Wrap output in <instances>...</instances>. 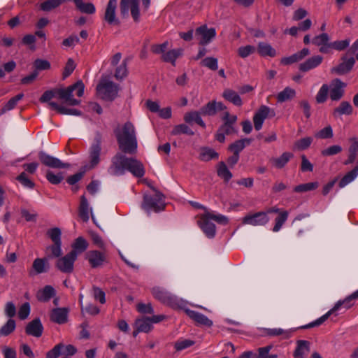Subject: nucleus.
<instances>
[{"instance_id":"nucleus-52","label":"nucleus","mask_w":358,"mask_h":358,"mask_svg":"<svg viewBox=\"0 0 358 358\" xmlns=\"http://www.w3.org/2000/svg\"><path fill=\"white\" fill-rule=\"evenodd\" d=\"M47 235L52 240L53 243H62L61 236L62 231L61 229L58 227H54L50 229L47 231Z\"/></svg>"},{"instance_id":"nucleus-41","label":"nucleus","mask_w":358,"mask_h":358,"mask_svg":"<svg viewBox=\"0 0 358 358\" xmlns=\"http://www.w3.org/2000/svg\"><path fill=\"white\" fill-rule=\"evenodd\" d=\"M293 157V154L291 152H284L278 158L271 159V162L278 169L283 168L289 159Z\"/></svg>"},{"instance_id":"nucleus-50","label":"nucleus","mask_w":358,"mask_h":358,"mask_svg":"<svg viewBox=\"0 0 358 358\" xmlns=\"http://www.w3.org/2000/svg\"><path fill=\"white\" fill-rule=\"evenodd\" d=\"M15 321L9 319L7 322L0 329V336H7L13 333L15 329Z\"/></svg>"},{"instance_id":"nucleus-62","label":"nucleus","mask_w":358,"mask_h":358,"mask_svg":"<svg viewBox=\"0 0 358 358\" xmlns=\"http://www.w3.org/2000/svg\"><path fill=\"white\" fill-rule=\"evenodd\" d=\"M328 41H329V36L327 33H322L315 36L312 40L313 44L319 47L325 44Z\"/></svg>"},{"instance_id":"nucleus-24","label":"nucleus","mask_w":358,"mask_h":358,"mask_svg":"<svg viewBox=\"0 0 358 358\" xmlns=\"http://www.w3.org/2000/svg\"><path fill=\"white\" fill-rule=\"evenodd\" d=\"M43 332V326L38 317L29 322L25 327V333L29 336L39 338L42 336Z\"/></svg>"},{"instance_id":"nucleus-51","label":"nucleus","mask_w":358,"mask_h":358,"mask_svg":"<svg viewBox=\"0 0 358 358\" xmlns=\"http://www.w3.org/2000/svg\"><path fill=\"white\" fill-rule=\"evenodd\" d=\"M319 186V183L317 182H308L304 184H301L297 186H296L294 188V191L296 192H308L311 190H314L317 189Z\"/></svg>"},{"instance_id":"nucleus-64","label":"nucleus","mask_w":358,"mask_h":358,"mask_svg":"<svg viewBox=\"0 0 358 358\" xmlns=\"http://www.w3.org/2000/svg\"><path fill=\"white\" fill-rule=\"evenodd\" d=\"M169 42L165 41L162 44H153L151 45L150 50L154 54H162L165 53L166 50L168 48Z\"/></svg>"},{"instance_id":"nucleus-35","label":"nucleus","mask_w":358,"mask_h":358,"mask_svg":"<svg viewBox=\"0 0 358 358\" xmlns=\"http://www.w3.org/2000/svg\"><path fill=\"white\" fill-rule=\"evenodd\" d=\"M89 203L85 195L80 196L78 214L83 222H87L90 218Z\"/></svg>"},{"instance_id":"nucleus-48","label":"nucleus","mask_w":358,"mask_h":358,"mask_svg":"<svg viewBox=\"0 0 358 358\" xmlns=\"http://www.w3.org/2000/svg\"><path fill=\"white\" fill-rule=\"evenodd\" d=\"M329 92V86L327 84H323L320 88L315 96V101L317 103H324L328 98Z\"/></svg>"},{"instance_id":"nucleus-27","label":"nucleus","mask_w":358,"mask_h":358,"mask_svg":"<svg viewBox=\"0 0 358 358\" xmlns=\"http://www.w3.org/2000/svg\"><path fill=\"white\" fill-rule=\"evenodd\" d=\"M323 60V57L320 55H315L306 59L304 62L301 63L299 66V71L307 72L320 66Z\"/></svg>"},{"instance_id":"nucleus-58","label":"nucleus","mask_w":358,"mask_h":358,"mask_svg":"<svg viewBox=\"0 0 358 358\" xmlns=\"http://www.w3.org/2000/svg\"><path fill=\"white\" fill-rule=\"evenodd\" d=\"M16 180L19 181L24 187L33 189L35 186L34 182H32L27 176L25 172L21 173Z\"/></svg>"},{"instance_id":"nucleus-2","label":"nucleus","mask_w":358,"mask_h":358,"mask_svg":"<svg viewBox=\"0 0 358 358\" xmlns=\"http://www.w3.org/2000/svg\"><path fill=\"white\" fill-rule=\"evenodd\" d=\"M114 134L122 152L130 155L137 152L138 141L136 131L131 122H125L122 127L115 128Z\"/></svg>"},{"instance_id":"nucleus-17","label":"nucleus","mask_w":358,"mask_h":358,"mask_svg":"<svg viewBox=\"0 0 358 358\" xmlns=\"http://www.w3.org/2000/svg\"><path fill=\"white\" fill-rule=\"evenodd\" d=\"M195 35L199 37V44L206 45L215 37L216 31L215 28L208 29L206 25H202L196 29Z\"/></svg>"},{"instance_id":"nucleus-9","label":"nucleus","mask_w":358,"mask_h":358,"mask_svg":"<svg viewBox=\"0 0 358 358\" xmlns=\"http://www.w3.org/2000/svg\"><path fill=\"white\" fill-rule=\"evenodd\" d=\"M118 90V85L112 81L101 82L96 87L102 99L107 101L114 100L117 96Z\"/></svg>"},{"instance_id":"nucleus-18","label":"nucleus","mask_w":358,"mask_h":358,"mask_svg":"<svg viewBox=\"0 0 358 358\" xmlns=\"http://www.w3.org/2000/svg\"><path fill=\"white\" fill-rule=\"evenodd\" d=\"M347 85L339 78L331 80L329 86V96L331 101H339L345 94Z\"/></svg>"},{"instance_id":"nucleus-31","label":"nucleus","mask_w":358,"mask_h":358,"mask_svg":"<svg viewBox=\"0 0 358 358\" xmlns=\"http://www.w3.org/2000/svg\"><path fill=\"white\" fill-rule=\"evenodd\" d=\"M56 294L55 289L51 285H45L36 294V298L39 301L48 302Z\"/></svg>"},{"instance_id":"nucleus-38","label":"nucleus","mask_w":358,"mask_h":358,"mask_svg":"<svg viewBox=\"0 0 358 358\" xmlns=\"http://www.w3.org/2000/svg\"><path fill=\"white\" fill-rule=\"evenodd\" d=\"M217 174L224 180L225 182H228L232 178V173L227 168L224 162H220L217 165Z\"/></svg>"},{"instance_id":"nucleus-45","label":"nucleus","mask_w":358,"mask_h":358,"mask_svg":"<svg viewBox=\"0 0 358 358\" xmlns=\"http://www.w3.org/2000/svg\"><path fill=\"white\" fill-rule=\"evenodd\" d=\"M171 134L178 136L180 134H186L188 136L194 135V132L185 124H180L175 126L171 131Z\"/></svg>"},{"instance_id":"nucleus-5","label":"nucleus","mask_w":358,"mask_h":358,"mask_svg":"<svg viewBox=\"0 0 358 358\" xmlns=\"http://www.w3.org/2000/svg\"><path fill=\"white\" fill-rule=\"evenodd\" d=\"M152 294L156 299L173 309L184 308L185 302L183 300L178 299L161 287L152 288Z\"/></svg>"},{"instance_id":"nucleus-11","label":"nucleus","mask_w":358,"mask_h":358,"mask_svg":"<svg viewBox=\"0 0 358 358\" xmlns=\"http://www.w3.org/2000/svg\"><path fill=\"white\" fill-rule=\"evenodd\" d=\"M166 317L164 315H153L152 317H143L136 319L134 323L135 328H138V331L144 333H148L152 329V323H158Z\"/></svg>"},{"instance_id":"nucleus-16","label":"nucleus","mask_w":358,"mask_h":358,"mask_svg":"<svg viewBox=\"0 0 358 358\" xmlns=\"http://www.w3.org/2000/svg\"><path fill=\"white\" fill-rule=\"evenodd\" d=\"M275 113L266 106H261L253 116V122L255 129L259 131L263 125L264 121L268 116L273 117Z\"/></svg>"},{"instance_id":"nucleus-14","label":"nucleus","mask_w":358,"mask_h":358,"mask_svg":"<svg viewBox=\"0 0 358 358\" xmlns=\"http://www.w3.org/2000/svg\"><path fill=\"white\" fill-rule=\"evenodd\" d=\"M268 222L269 217L267 215V213L264 211H259L252 214L248 213L242 219L243 224L253 226H264Z\"/></svg>"},{"instance_id":"nucleus-6","label":"nucleus","mask_w":358,"mask_h":358,"mask_svg":"<svg viewBox=\"0 0 358 358\" xmlns=\"http://www.w3.org/2000/svg\"><path fill=\"white\" fill-rule=\"evenodd\" d=\"M164 199L165 196L162 192H157V194H155L154 196L145 194L141 207L148 213L150 211L159 213L165 209L166 203Z\"/></svg>"},{"instance_id":"nucleus-20","label":"nucleus","mask_w":358,"mask_h":358,"mask_svg":"<svg viewBox=\"0 0 358 358\" xmlns=\"http://www.w3.org/2000/svg\"><path fill=\"white\" fill-rule=\"evenodd\" d=\"M201 113L203 116H214L218 111L227 110V106L222 102H217L215 100L209 101L201 108Z\"/></svg>"},{"instance_id":"nucleus-63","label":"nucleus","mask_w":358,"mask_h":358,"mask_svg":"<svg viewBox=\"0 0 358 358\" xmlns=\"http://www.w3.org/2000/svg\"><path fill=\"white\" fill-rule=\"evenodd\" d=\"M75 68H76V64H75L73 59L71 58H69L67 60V62L65 65V67H64V71L62 73L63 79H65L67 77H69L73 73Z\"/></svg>"},{"instance_id":"nucleus-59","label":"nucleus","mask_w":358,"mask_h":358,"mask_svg":"<svg viewBox=\"0 0 358 358\" xmlns=\"http://www.w3.org/2000/svg\"><path fill=\"white\" fill-rule=\"evenodd\" d=\"M77 9L86 14H94L96 11L95 6L92 3H83V1L78 5Z\"/></svg>"},{"instance_id":"nucleus-26","label":"nucleus","mask_w":358,"mask_h":358,"mask_svg":"<svg viewBox=\"0 0 358 358\" xmlns=\"http://www.w3.org/2000/svg\"><path fill=\"white\" fill-rule=\"evenodd\" d=\"M198 223L208 238H213L215 237L216 234L215 225L210 221V219L207 217L206 214L201 217Z\"/></svg>"},{"instance_id":"nucleus-42","label":"nucleus","mask_w":358,"mask_h":358,"mask_svg":"<svg viewBox=\"0 0 358 358\" xmlns=\"http://www.w3.org/2000/svg\"><path fill=\"white\" fill-rule=\"evenodd\" d=\"M296 96V92L294 89L286 87L282 91L277 94V101L279 103L289 101Z\"/></svg>"},{"instance_id":"nucleus-55","label":"nucleus","mask_w":358,"mask_h":358,"mask_svg":"<svg viewBox=\"0 0 358 358\" xmlns=\"http://www.w3.org/2000/svg\"><path fill=\"white\" fill-rule=\"evenodd\" d=\"M46 178L51 184L58 185L62 181L64 176L62 173L55 174L52 171H48L46 173Z\"/></svg>"},{"instance_id":"nucleus-13","label":"nucleus","mask_w":358,"mask_h":358,"mask_svg":"<svg viewBox=\"0 0 358 358\" xmlns=\"http://www.w3.org/2000/svg\"><path fill=\"white\" fill-rule=\"evenodd\" d=\"M38 158L41 162L45 166L52 169H68L70 167L69 163L62 162L60 159L51 156L43 151L38 152Z\"/></svg>"},{"instance_id":"nucleus-56","label":"nucleus","mask_w":358,"mask_h":358,"mask_svg":"<svg viewBox=\"0 0 358 358\" xmlns=\"http://www.w3.org/2000/svg\"><path fill=\"white\" fill-rule=\"evenodd\" d=\"M342 147L338 145H331L321 151V155L324 157L333 156L339 154L342 151Z\"/></svg>"},{"instance_id":"nucleus-7","label":"nucleus","mask_w":358,"mask_h":358,"mask_svg":"<svg viewBox=\"0 0 358 358\" xmlns=\"http://www.w3.org/2000/svg\"><path fill=\"white\" fill-rule=\"evenodd\" d=\"M352 298H351L350 295L345 298L343 301H338L334 308H332L330 310H329L326 314L320 317V318L317 319L316 320L306 324L304 326L301 327V329H310L315 327H318L321 325L322 323H324L329 317L330 315L334 313L335 311L338 310L342 306H343L346 309H349L354 305Z\"/></svg>"},{"instance_id":"nucleus-54","label":"nucleus","mask_w":358,"mask_h":358,"mask_svg":"<svg viewBox=\"0 0 358 358\" xmlns=\"http://www.w3.org/2000/svg\"><path fill=\"white\" fill-rule=\"evenodd\" d=\"M127 62L124 59L122 63L117 67L115 70V77L117 80H122L127 76Z\"/></svg>"},{"instance_id":"nucleus-53","label":"nucleus","mask_w":358,"mask_h":358,"mask_svg":"<svg viewBox=\"0 0 358 358\" xmlns=\"http://www.w3.org/2000/svg\"><path fill=\"white\" fill-rule=\"evenodd\" d=\"M266 334L270 336H284L285 338H289L290 336L291 332L289 331L284 330L280 328L275 329H265Z\"/></svg>"},{"instance_id":"nucleus-15","label":"nucleus","mask_w":358,"mask_h":358,"mask_svg":"<svg viewBox=\"0 0 358 358\" xmlns=\"http://www.w3.org/2000/svg\"><path fill=\"white\" fill-rule=\"evenodd\" d=\"M101 142V134L99 132H96L94 136V143L90 149V164L92 167L96 166L99 163Z\"/></svg>"},{"instance_id":"nucleus-49","label":"nucleus","mask_w":358,"mask_h":358,"mask_svg":"<svg viewBox=\"0 0 358 358\" xmlns=\"http://www.w3.org/2000/svg\"><path fill=\"white\" fill-rule=\"evenodd\" d=\"M288 218V212L286 210H283L282 213L275 217V225L273 228V231L278 232L280 230L282 225L287 221Z\"/></svg>"},{"instance_id":"nucleus-44","label":"nucleus","mask_w":358,"mask_h":358,"mask_svg":"<svg viewBox=\"0 0 358 358\" xmlns=\"http://www.w3.org/2000/svg\"><path fill=\"white\" fill-rule=\"evenodd\" d=\"M24 97V94L20 93L11 98L1 109L0 114H4L6 112L13 109L17 102L21 100Z\"/></svg>"},{"instance_id":"nucleus-29","label":"nucleus","mask_w":358,"mask_h":358,"mask_svg":"<svg viewBox=\"0 0 358 358\" xmlns=\"http://www.w3.org/2000/svg\"><path fill=\"white\" fill-rule=\"evenodd\" d=\"M50 320L57 324H64L67 322L68 309L66 308H57L51 311Z\"/></svg>"},{"instance_id":"nucleus-22","label":"nucleus","mask_w":358,"mask_h":358,"mask_svg":"<svg viewBox=\"0 0 358 358\" xmlns=\"http://www.w3.org/2000/svg\"><path fill=\"white\" fill-rule=\"evenodd\" d=\"M185 313L194 320L198 326L210 327L213 326V321L202 313L186 308Z\"/></svg>"},{"instance_id":"nucleus-32","label":"nucleus","mask_w":358,"mask_h":358,"mask_svg":"<svg viewBox=\"0 0 358 358\" xmlns=\"http://www.w3.org/2000/svg\"><path fill=\"white\" fill-rule=\"evenodd\" d=\"M222 97L236 106H241L243 104L241 96L236 91L231 89H225L222 93Z\"/></svg>"},{"instance_id":"nucleus-47","label":"nucleus","mask_w":358,"mask_h":358,"mask_svg":"<svg viewBox=\"0 0 358 358\" xmlns=\"http://www.w3.org/2000/svg\"><path fill=\"white\" fill-rule=\"evenodd\" d=\"M50 251V254L47 255L48 259L52 257H59L62 255V243H53L52 245L46 248V253Z\"/></svg>"},{"instance_id":"nucleus-34","label":"nucleus","mask_w":358,"mask_h":358,"mask_svg":"<svg viewBox=\"0 0 358 358\" xmlns=\"http://www.w3.org/2000/svg\"><path fill=\"white\" fill-rule=\"evenodd\" d=\"M219 154L214 149L209 147H202L200 149L199 159L202 162H208L212 159H217Z\"/></svg>"},{"instance_id":"nucleus-4","label":"nucleus","mask_w":358,"mask_h":358,"mask_svg":"<svg viewBox=\"0 0 358 358\" xmlns=\"http://www.w3.org/2000/svg\"><path fill=\"white\" fill-rule=\"evenodd\" d=\"M222 124L219 127L216 134L215 139L220 143L225 141L226 135H231L237 133L235 124L237 121V116L231 115L229 111H224L222 116Z\"/></svg>"},{"instance_id":"nucleus-12","label":"nucleus","mask_w":358,"mask_h":358,"mask_svg":"<svg viewBox=\"0 0 358 358\" xmlns=\"http://www.w3.org/2000/svg\"><path fill=\"white\" fill-rule=\"evenodd\" d=\"M77 352L76 348L73 345H64L59 343L46 353V358H58L60 355L73 356Z\"/></svg>"},{"instance_id":"nucleus-3","label":"nucleus","mask_w":358,"mask_h":358,"mask_svg":"<svg viewBox=\"0 0 358 358\" xmlns=\"http://www.w3.org/2000/svg\"><path fill=\"white\" fill-rule=\"evenodd\" d=\"M145 10H147L150 4V0H141ZM134 22H138L140 20L139 0H120V10L122 18H127L129 16V10Z\"/></svg>"},{"instance_id":"nucleus-28","label":"nucleus","mask_w":358,"mask_h":358,"mask_svg":"<svg viewBox=\"0 0 358 358\" xmlns=\"http://www.w3.org/2000/svg\"><path fill=\"white\" fill-rule=\"evenodd\" d=\"M310 343L305 340L296 341V347L293 353L294 358H306L310 350Z\"/></svg>"},{"instance_id":"nucleus-46","label":"nucleus","mask_w":358,"mask_h":358,"mask_svg":"<svg viewBox=\"0 0 358 358\" xmlns=\"http://www.w3.org/2000/svg\"><path fill=\"white\" fill-rule=\"evenodd\" d=\"M353 108L351 104L346 101H342L339 106L334 108V114L342 115H350L352 113Z\"/></svg>"},{"instance_id":"nucleus-10","label":"nucleus","mask_w":358,"mask_h":358,"mask_svg":"<svg viewBox=\"0 0 358 358\" xmlns=\"http://www.w3.org/2000/svg\"><path fill=\"white\" fill-rule=\"evenodd\" d=\"M76 259L74 252H69L65 256L58 258L55 266L62 273H71L73 271L74 262Z\"/></svg>"},{"instance_id":"nucleus-43","label":"nucleus","mask_w":358,"mask_h":358,"mask_svg":"<svg viewBox=\"0 0 358 358\" xmlns=\"http://www.w3.org/2000/svg\"><path fill=\"white\" fill-rule=\"evenodd\" d=\"M66 0H45L40 4V8L43 11L50 12L58 8Z\"/></svg>"},{"instance_id":"nucleus-36","label":"nucleus","mask_w":358,"mask_h":358,"mask_svg":"<svg viewBox=\"0 0 358 358\" xmlns=\"http://www.w3.org/2000/svg\"><path fill=\"white\" fill-rule=\"evenodd\" d=\"M257 52L262 57H274L276 55L275 50L270 44L264 42L258 43Z\"/></svg>"},{"instance_id":"nucleus-37","label":"nucleus","mask_w":358,"mask_h":358,"mask_svg":"<svg viewBox=\"0 0 358 358\" xmlns=\"http://www.w3.org/2000/svg\"><path fill=\"white\" fill-rule=\"evenodd\" d=\"M182 49H173L166 52L162 55V59L165 62H169L173 66L176 65V60L182 55Z\"/></svg>"},{"instance_id":"nucleus-40","label":"nucleus","mask_w":358,"mask_h":358,"mask_svg":"<svg viewBox=\"0 0 358 358\" xmlns=\"http://www.w3.org/2000/svg\"><path fill=\"white\" fill-rule=\"evenodd\" d=\"M250 143L251 140L250 138L237 140L229 145V150L234 154L239 155L245 146L249 145Z\"/></svg>"},{"instance_id":"nucleus-19","label":"nucleus","mask_w":358,"mask_h":358,"mask_svg":"<svg viewBox=\"0 0 358 358\" xmlns=\"http://www.w3.org/2000/svg\"><path fill=\"white\" fill-rule=\"evenodd\" d=\"M117 0H108L106 5L103 20L110 25H119L120 20L116 17Z\"/></svg>"},{"instance_id":"nucleus-23","label":"nucleus","mask_w":358,"mask_h":358,"mask_svg":"<svg viewBox=\"0 0 358 358\" xmlns=\"http://www.w3.org/2000/svg\"><path fill=\"white\" fill-rule=\"evenodd\" d=\"M126 171H129L137 178L143 177L145 172L143 164L133 157H128Z\"/></svg>"},{"instance_id":"nucleus-25","label":"nucleus","mask_w":358,"mask_h":358,"mask_svg":"<svg viewBox=\"0 0 358 358\" xmlns=\"http://www.w3.org/2000/svg\"><path fill=\"white\" fill-rule=\"evenodd\" d=\"M342 59L343 62L339 64L338 66L333 67L331 69V72L332 73H336L338 75H345L352 70L355 63L354 57H350L348 59L343 57Z\"/></svg>"},{"instance_id":"nucleus-21","label":"nucleus","mask_w":358,"mask_h":358,"mask_svg":"<svg viewBox=\"0 0 358 358\" xmlns=\"http://www.w3.org/2000/svg\"><path fill=\"white\" fill-rule=\"evenodd\" d=\"M87 259L91 267L95 268L103 265L106 262V256L101 251L90 250L87 253Z\"/></svg>"},{"instance_id":"nucleus-1","label":"nucleus","mask_w":358,"mask_h":358,"mask_svg":"<svg viewBox=\"0 0 358 358\" xmlns=\"http://www.w3.org/2000/svg\"><path fill=\"white\" fill-rule=\"evenodd\" d=\"M84 89L85 85L83 81L78 80L66 88L55 87L45 91L40 97L39 101L41 103H48V105L59 114L80 116L82 114L80 110L76 108H67L56 102L50 101V100L56 97L69 106H78L80 103V101L73 98V92L76 91V94L78 97H81L84 94Z\"/></svg>"},{"instance_id":"nucleus-30","label":"nucleus","mask_w":358,"mask_h":358,"mask_svg":"<svg viewBox=\"0 0 358 358\" xmlns=\"http://www.w3.org/2000/svg\"><path fill=\"white\" fill-rule=\"evenodd\" d=\"M32 268L36 274L48 272L50 269L48 257L35 259L33 262Z\"/></svg>"},{"instance_id":"nucleus-57","label":"nucleus","mask_w":358,"mask_h":358,"mask_svg":"<svg viewBox=\"0 0 358 358\" xmlns=\"http://www.w3.org/2000/svg\"><path fill=\"white\" fill-rule=\"evenodd\" d=\"M201 64L213 71H216L218 68L217 59L213 57H206L201 62Z\"/></svg>"},{"instance_id":"nucleus-33","label":"nucleus","mask_w":358,"mask_h":358,"mask_svg":"<svg viewBox=\"0 0 358 358\" xmlns=\"http://www.w3.org/2000/svg\"><path fill=\"white\" fill-rule=\"evenodd\" d=\"M350 141L352 143L348 148V159L344 161V165H349L355 162L358 152V141L356 138H351Z\"/></svg>"},{"instance_id":"nucleus-8","label":"nucleus","mask_w":358,"mask_h":358,"mask_svg":"<svg viewBox=\"0 0 358 358\" xmlns=\"http://www.w3.org/2000/svg\"><path fill=\"white\" fill-rule=\"evenodd\" d=\"M123 152L116 153L111 159L108 172L112 176H122L125 173L128 157Z\"/></svg>"},{"instance_id":"nucleus-61","label":"nucleus","mask_w":358,"mask_h":358,"mask_svg":"<svg viewBox=\"0 0 358 358\" xmlns=\"http://www.w3.org/2000/svg\"><path fill=\"white\" fill-rule=\"evenodd\" d=\"M256 50L255 46L248 45L245 46H241L238 49V54L242 58H245L254 53Z\"/></svg>"},{"instance_id":"nucleus-60","label":"nucleus","mask_w":358,"mask_h":358,"mask_svg":"<svg viewBox=\"0 0 358 358\" xmlns=\"http://www.w3.org/2000/svg\"><path fill=\"white\" fill-rule=\"evenodd\" d=\"M333 130L330 125L325 127L316 134L315 137L321 139L331 138L333 137Z\"/></svg>"},{"instance_id":"nucleus-39","label":"nucleus","mask_w":358,"mask_h":358,"mask_svg":"<svg viewBox=\"0 0 358 358\" xmlns=\"http://www.w3.org/2000/svg\"><path fill=\"white\" fill-rule=\"evenodd\" d=\"M87 247L88 243L87 241L83 237L79 236L72 244V250L71 252H74L77 257L78 255L85 251Z\"/></svg>"}]
</instances>
